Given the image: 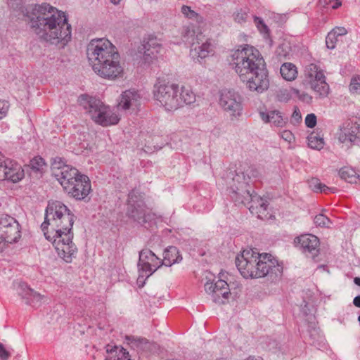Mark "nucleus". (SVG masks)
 I'll use <instances>...</instances> for the list:
<instances>
[{
  "instance_id": "obj_1",
  "label": "nucleus",
  "mask_w": 360,
  "mask_h": 360,
  "mask_svg": "<svg viewBox=\"0 0 360 360\" xmlns=\"http://www.w3.org/2000/svg\"><path fill=\"white\" fill-rule=\"evenodd\" d=\"M75 216L61 202H49L45 220L41 225L47 240L54 247L58 257L66 263H71L76 257L77 248L73 243L72 226Z\"/></svg>"
},
{
  "instance_id": "obj_2",
  "label": "nucleus",
  "mask_w": 360,
  "mask_h": 360,
  "mask_svg": "<svg viewBox=\"0 0 360 360\" xmlns=\"http://www.w3.org/2000/svg\"><path fill=\"white\" fill-rule=\"evenodd\" d=\"M27 17L34 33L51 44H66L71 39V25L62 11L46 4H34L27 10Z\"/></svg>"
},
{
  "instance_id": "obj_3",
  "label": "nucleus",
  "mask_w": 360,
  "mask_h": 360,
  "mask_svg": "<svg viewBox=\"0 0 360 360\" xmlns=\"http://www.w3.org/2000/svg\"><path fill=\"white\" fill-rule=\"evenodd\" d=\"M86 54L89 65L99 77L115 80L124 75V66L120 55L108 39H93L87 46Z\"/></svg>"
},
{
  "instance_id": "obj_4",
  "label": "nucleus",
  "mask_w": 360,
  "mask_h": 360,
  "mask_svg": "<svg viewBox=\"0 0 360 360\" xmlns=\"http://www.w3.org/2000/svg\"><path fill=\"white\" fill-rule=\"evenodd\" d=\"M235 262L245 278H259L269 276L272 279H277L283 274V266L271 255L260 254L252 249L244 250L236 256Z\"/></svg>"
},
{
  "instance_id": "obj_5",
  "label": "nucleus",
  "mask_w": 360,
  "mask_h": 360,
  "mask_svg": "<svg viewBox=\"0 0 360 360\" xmlns=\"http://www.w3.org/2000/svg\"><path fill=\"white\" fill-rule=\"evenodd\" d=\"M153 96L167 111H174L195 102V94L191 87L180 86L158 79L154 85Z\"/></svg>"
},
{
  "instance_id": "obj_6",
  "label": "nucleus",
  "mask_w": 360,
  "mask_h": 360,
  "mask_svg": "<svg viewBox=\"0 0 360 360\" xmlns=\"http://www.w3.org/2000/svg\"><path fill=\"white\" fill-rule=\"evenodd\" d=\"M231 65L239 77L265 66V61L259 51L254 46H240L231 53Z\"/></svg>"
},
{
  "instance_id": "obj_7",
  "label": "nucleus",
  "mask_w": 360,
  "mask_h": 360,
  "mask_svg": "<svg viewBox=\"0 0 360 360\" xmlns=\"http://www.w3.org/2000/svg\"><path fill=\"white\" fill-rule=\"evenodd\" d=\"M78 103L96 124L103 127L117 124L120 115L109 105H105L101 100L83 94L78 98Z\"/></svg>"
},
{
  "instance_id": "obj_8",
  "label": "nucleus",
  "mask_w": 360,
  "mask_h": 360,
  "mask_svg": "<svg viewBox=\"0 0 360 360\" xmlns=\"http://www.w3.org/2000/svg\"><path fill=\"white\" fill-rule=\"evenodd\" d=\"M181 37L185 43L191 45L190 53L193 58L199 60L214 54V46L211 40L202 34L200 26L196 29L193 24L184 26Z\"/></svg>"
},
{
  "instance_id": "obj_9",
  "label": "nucleus",
  "mask_w": 360,
  "mask_h": 360,
  "mask_svg": "<svg viewBox=\"0 0 360 360\" xmlns=\"http://www.w3.org/2000/svg\"><path fill=\"white\" fill-rule=\"evenodd\" d=\"M303 84L314 93L316 98H325L330 94L324 71L316 64L310 63L304 68Z\"/></svg>"
},
{
  "instance_id": "obj_10",
  "label": "nucleus",
  "mask_w": 360,
  "mask_h": 360,
  "mask_svg": "<svg viewBox=\"0 0 360 360\" xmlns=\"http://www.w3.org/2000/svg\"><path fill=\"white\" fill-rule=\"evenodd\" d=\"M51 169L53 174L65 191L72 190L73 187H71V184L83 175L76 168L66 165L63 159L59 157L53 160Z\"/></svg>"
},
{
  "instance_id": "obj_11",
  "label": "nucleus",
  "mask_w": 360,
  "mask_h": 360,
  "mask_svg": "<svg viewBox=\"0 0 360 360\" xmlns=\"http://www.w3.org/2000/svg\"><path fill=\"white\" fill-rule=\"evenodd\" d=\"M127 214L141 224L150 221L153 217L145 205L142 193L134 190L128 196Z\"/></svg>"
},
{
  "instance_id": "obj_12",
  "label": "nucleus",
  "mask_w": 360,
  "mask_h": 360,
  "mask_svg": "<svg viewBox=\"0 0 360 360\" xmlns=\"http://www.w3.org/2000/svg\"><path fill=\"white\" fill-rule=\"evenodd\" d=\"M162 263L161 259L158 257L150 250L143 249L139 252L138 263L139 275L137 282L142 287L145 281L155 272Z\"/></svg>"
},
{
  "instance_id": "obj_13",
  "label": "nucleus",
  "mask_w": 360,
  "mask_h": 360,
  "mask_svg": "<svg viewBox=\"0 0 360 360\" xmlns=\"http://www.w3.org/2000/svg\"><path fill=\"white\" fill-rule=\"evenodd\" d=\"M259 176L260 172L257 167L248 165L244 166L243 171L236 174L233 178V181L238 182L240 187H237V190H233V191L236 195L241 194L243 197L242 198L236 197V202L245 203L246 202H248L250 199H252V193L248 188V186H249V182L251 179H257Z\"/></svg>"
},
{
  "instance_id": "obj_14",
  "label": "nucleus",
  "mask_w": 360,
  "mask_h": 360,
  "mask_svg": "<svg viewBox=\"0 0 360 360\" xmlns=\"http://www.w3.org/2000/svg\"><path fill=\"white\" fill-rule=\"evenodd\" d=\"M219 104L231 117H237L242 115L243 98L233 89H223L220 91Z\"/></svg>"
},
{
  "instance_id": "obj_15",
  "label": "nucleus",
  "mask_w": 360,
  "mask_h": 360,
  "mask_svg": "<svg viewBox=\"0 0 360 360\" xmlns=\"http://www.w3.org/2000/svg\"><path fill=\"white\" fill-rule=\"evenodd\" d=\"M243 82L246 83L247 88L251 91H255L262 94L268 89L269 81L268 79L267 71L265 66L257 70L252 71L249 74H246L240 77Z\"/></svg>"
},
{
  "instance_id": "obj_16",
  "label": "nucleus",
  "mask_w": 360,
  "mask_h": 360,
  "mask_svg": "<svg viewBox=\"0 0 360 360\" xmlns=\"http://www.w3.org/2000/svg\"><path fill=\"white\" fill-rule=\"evenodd\" d=\"M21 236L20 227L18 221L11 216H0V239L9 243L16 242Z\"/></svg>"
},
{
  "instance_id": "obj_17",
  "label": "nucleus",
  "mask_w": 360,
  "mask_h": 360,
  "mask_svg": "<svg viewBox=\"0 0 360 360\" xmlns=\"http://www.w3.org/2000/svg\"><path fill=\"white\" fill-rule=\"evenodd\" d=\"M337 136L340 143L350 147L360 141V124L347 120L340 126Z\"/></svg>"
},
{
  "instance_id": "obj_18",
  "label": "nucleus",
  "mask_w": 360,
  "mask_h": 360,
  "mask_svg": "<svg viewBox=\"0 0 360 360\" xmlns=\"http://www.w3.org/2000/svg\"><path fill=\"white\" fill-rule=\"evenodd\" d=\"M294 243L309 257L314 259L319 252V240L314 235H301L295 238Z\"/></svg>"
},
{
  "instance_id": "obj_19",
  "label": "nucleus",
  "mask_w": 360,
  "mask_h": 360,
  "mask_svg": "<svg viewBox=\"0 0 360 360\" xmlns=\"http://www.w3.org/2000/svg\"><path fill=\"white\" fill-rule=\"evenodd\" d=\"M205 290L215 302L219 303H224L221 298L227 299L230 293L229 285L224 280H218L215 283L207 281L205 284Z\"/></svg>"
},
{
  "instance_id": "obj_20",
  "label": "nucleus",
  "mask_w": 360,
  "mask_h": 360,
  "mask_svg": "<svg viewBox=\"0 0 360 360\" xmlns=\"http://www.w3.org/2000/svg\"><path fill=\"white\" fill-rule=\"evenodd\" d=\"M141 96L139 91L129 89L121 94L117 107L124 110L135 111L141 105Z\"/></svg>"
},
{
  "instance_id": "obj_21",
  "label": "nucleus",
  "mask_w": 360,
  "mask_h": 360,
  "mask_svg": "<svg viewBox=\"0 0 360 360\" xmlns=\"http://www.w3.org/2000/svg\"><path fill=\"white\" fill-rule=\"evenodd\" d=\"M72 188L70 191H65L70 196L77 200L84 199L91 191V183L89 177L86 175H82L80 178L77 179L71 184Z\"/></svg>"
},
{
  "instance_id": "obj_22",
  "label": "nucleus",
  "mask_w": 360,
  "mask_h": 360,
  "mask_svg": "<svg viewBox=\"0 0 360 360\" xmlns=\"http://www.w3.org/2000/svg\"><path fill=\"white\" fill-rule=\"evenodd\" d=\"M250 200L252 202V204L250 206L249 210L252 214H257V217L261 219L270 218L271 215L268 212L269 204L266 200L252 195V199Z\"/></svg>"
},
{
  "instance_id": "obj_23",
  "label": "nucleus",
  "mask_w": 360,
  "mask_h": 360,
  "mask_svg": "<svg viewBox=\"0 0 360 360\" xmlns=\"http://www.w3.org/2000/svg\"><path fill=\"white\" fill-rule=\"evenodd\" d=\"M259 116L264 122L270 123L274 127H283L287 123V118H284L278 110L259 112Z\"/></svg>"
},
{
  "instance_id": "obj_24",
  "label": "nucleus",
  "mask_w": 360,
  "mask_h": 360,
  "mask_svg": "<svg viewBox=\"0 0 360 360\" xmlns=\"http://www.w3.org/2000/svg\"><path fill=\"white\" fill-rule=\"evenodd\" d=\"M105 360H131L129 352L122 347L106 346V356Z\"/></svg>"
},
{
  "instance_id": "obj_25",
  "label": "nucleus",
  "mask_w": 360,
  "mask_h": 360,
  "mask_svg": "<svg viewBox=\"0 0 360 360\" xmlns=\"http://www.w3.org/2000/svg\"><path fill=\"white\" fill-rule=\"evenodd\" d=\"M21 288L25 290L24 292H21V295L23 298L27 300V303L32 305L33 307L39 306L41 304L44 297L39 293L34 291L32 289L28 288L26 285H21Z\"/></svg>"
},
{
  "instance_id": "obj_26",
  "label": "nucleus",
  "mask_w": 360,
  "mask_h": 360,
  "mask_svg": "<svg viewBox=\"0 0 360 360\" xmlns=\"http://www.w3.org/2000/svg\"><path fill=\"white\" fill-rule=\"evenodd\" d=\"M182 257L179 255L178 249L174 246H169L164 252L163 259H161L162 265L171 266L172 264L179 262Z\"/></svg>"
},
{
  "instance_id": "obj_27",
  "label": "nucleus",
  "mask_w": 360,
  "mask_h": 360,
  "mask_svg": "<svg viewBox=\"0 0 360 360\" xmlns=\"http://www.w3.org/2000/svg\"><path fill=\"white\" fill-rule=\"evenodd\" d=\"M181 11L185 18L191 20L197 23V25H194L193 22H190L188 25L193 24L194 25L195 29H196L198 26H200V27L202 29V25L204 22V19L201 15H200L193 9H191L190 6L185 5H184L181 7Z\"/></svg>"
},
{
  "instance_id": "obj_28",
  "label": "nucleus",
  "mask_w": 360,
  "mask_h": 360,
  "mask_svg": "<svg viewBox=\"0 0 360 360\" xmlns=\"http://www.w3.org/2000/svg\"><path fill=\"white\" fill-rule=\"evenodd\" d=\"M280 72L282 77L287 81H293L297 77V67L291 63H283L281 68Z\"/></svg>"
},
{
  "instance_id": "obj_29",
  "label": "nucleus",
  "mask_w": 360,
  "mask_h": 360,
  "mask_svg": "<svg viewBox=\"0 0 360 360\" xmlns=\"http://www.w3.org/2000/svg\"><path fill=\"white\" fill-rule=\"evenodd\" d=\"M339 175L341 179L351 184H356L359 179V175L352 168L345 167L340 169Z\"/></svg>"
},
{
  "instance_id": "obj_30",
  "label": "nucleus",
  "mask_w": 360,
  "mask_h": 360,
  "mask_svg": "<svg viewBox=\"0 0 360 360\" xmlns=\"http://www.w3.org/2000/svg\"><path fill=\"white\" fill-rule=\"evenodd\" d=\"M29 167L32 172L41 174L46 167V164L42 158L37 156L30 160Z\"/></svg>"
},
{
  "instance_id": "obj_31",
  "label": "nucleus",
  "mask_w": 360,
  "mask_h": 360,
  "mask_svg": "<svg viewBox=\"0 0 360 360\" xmlns=\"http://www.w3.org/2000/svg\"><path fill=\"white\" fill-rule=\"evenodd\" d=\"M143 49H148L153 53L158 56L162 50V44L157 38L150 37L143 44Z\"/></svg>"
},
{
  "instance_id": "obj_32",
  "label": "nucleus",
  "mask_w": 360,
  "mask_h": 360,
  "mask_svg": "<svg viewBox=\"0 0 360 360\" xmlns=\"http://www.w3.org/2000/svg\"><path fill=\"white\" fill-rule=\"evenodd\" d=\"M308 145L313 149L321 150L323 147L324 141L317 134L312 133L308 136Z\"/></svg>"
},
{
  "instance_id": "obj_33",
  "label": "nucleus",
  "mask_w": 360,
  "mask_h": 360,
  "mask_svg": "<svg viewBox=\"0 0 360 360\" xmlns=\"http://www.w3.org/2000/svg\"><path fill=\"white\" fill-rule=\"evenodd\" d=\"M349 91L352 95H360V75H354L352 77Z\"/></svg>"
},
{
  "instance_id": "obj_34",
  "label": "nucleus",
  "mask_w": 360,
  "mask_h": 360,
  "mask_svg": "<svg viewBox=\"0 0 360 360\" xmlns=\"http://www.w3.org/2000/svg\"><path fill=\"white\" fill-rule=\"evenodd\" d=\"M309 186L315 192L327 193L328 191L332 190V188H328L325 184H323L321 182H319V179H311V181L309 182Z\"/></svg>"
},
{
  "instance_id": "obj_35",
  "label": "nucleus",
  "mask_w": 360,
  "mask_h": 360,
  "mask_svg": "<svg viewBox=\"0 0 360 360\" xmlns=\"http://www.w3.org/2000/svg\"><path fill=\"white\" fill-rule=\"evenodd\" d=\"M248 9L247 8H240L234 13V20L236 22L245 23L248 18Z\"/></svg>"
},
{
  "instance_id": "obj_36",
  "label": "nucleus",
  "mask_w": 360,
  "mask_h": 360,
  "mask_svg": "<svg viewBox=\"0 0 360 360\" xmlns=\"http://www.w3.org/2000/svg\"><path fill=\"white\" fill-rule=\"evenodd\" d=\"M292 93L297 96L300 101L305 102L306 103H311L312 102V96L307 92L302 91L299 89L292 88L291 89Z\"/></svg>"
},
{
  "instance_id": "obj_37",
  "label": "nucleus",
  "mask_w": 360,
  "mask_h": 360,
  "mask_svg": "<svg viewBox=\"0 0 360 360\" xmlns=\"http://www.w3.org/2000/svg\"><path fill=\"white\" fill-rule=\"evenodd\" d=\"M314 223L319 226L329 227L331 221L326 216L320 214L315 217Z\"/></svg>"
},
{
  "instance_id": "obj_38",
  "label": "nucleus",
  "mask_w": 360,
  "mask_h": 360,
  "mask_svg": "<svg viewBox=\"0 0 360 360\" xmlns=\"http://www.w3.org/2000/svg\"><path fill=\"white\" fill-rule=\"evenodd\" d=\"M143 54L142 57L143 63L144 64H150L153 62L155 59H157L158 56L153 53L148 49H143Z\"/></svg>"
},
{
  "instance_id": "obj_39",
  "label": "nucleus",
  "mask_w": 360,
  "mask_h": 360,
  "mask_svg": "<svg viewBox=\"0 0 360 360\" xmlns=\"http://www.w3.org/2000/svg\"><path fill=\"white\" fill-rule=\"evenodd\" d=\"M337 41L338 37L335 35V32L330 31L326 38V46L330 49H333L335 47Z\"/></svg>"
},
{
  "instance_id": "obj_40",
  "label": "nucleus",
  "mask_w": 360,
  "mask_h": 360,
  "mask_svg": "<svg viewBox=\"0 0 360 360\" xmlns=\"http://www.w3.org/2000/svg\"><path fill=\"white\" fill-rule=\"evenodd\" d=\"M280 136L281 139H283L288 143H292L295 141V136L290 130H284L281 131Z\"/></svg>"
},
{
  "instance_id": "obj_41",
  "label": "nucleus",
  "mask_w": 360,
  "mask_h": 360,
  "mask_svg": "<svg viewBox=\"0 0 360 360\" xmlns=\"http://www.w3.org/2000/svg\"><path fill=\"white\" fill-rule=\"evenodd\" d=\"M305 124L309 128H313L316 124V116L311 113L308 114L305 118Z\"/></svg>"
},
{
  "instance_id": "obj_42",
  "label": "nucleus",
  "mask_w": 360,
  "mask_h": 360,
  "mask_svg": "<svg viewBox=\"0 0 360 360\" xmlns=\"http://www.w3.org/2000/svg\"><path fill=\"white\" fill-rule=\"evenodd\" d=\"M255 22L257 25V28L260 30L262 32H268V27L264 24V21L262 18L258 17H255Z\"/></svg>"
},
{
  "instance_id": "obj_43",
  "label": "nucleus",
  "mask_w": 360,
  "mask_h": 360,
  "mask_svg": "<svg viewBox=\"0 0 360 360\" xmlns=\"http://www.w3.org/2000/svg\"><path fill=\"white\" fill-rule=\"evenodd\" d=\"M8 108L9 105L8 102L0 100V120L6 116Z\"/></svg>"
},
{
  "instance_id": "obj_44",
  "label": "nucleus",
  "mask_w": 360,
  "mask_h": 360,
  "mask_svg": "<svg viewBox=\"0 0 360 360\" xmlns=\"http://www.w3.org/2000/svg\"><path fill=\"white\" fill-rule=\"evenodd\" d=\"M11 356V353L6 349L4 345L0 343V360H8Z\"/></svg>"
},
{
  "instance_id": "obj_45",
  "label": "nucleus",
  "mask_w": 360,
  "mask_h": 360,
  "mask_svg": "<svg viewBox=\"0 0 360 360\" xmlns=\"http://www.w3.org/2000/svg\"><path fill=\"white\" fill-rule=\"evenodd\" d=\"M301 120H302L301 113H300L299 109L295 108L292 112V115L291 122L297 123V122H299Z\"/></svg>"
},
{
  "instance_id": "obj_46",
  "label": "nucleus",
  "mask_w": 360,
  "mask_h": 360,
  "mask_svg": "<svg viewBox=\"0 0 360 360\" xmlns=\"http://www.w3.org/2000/svg\"><path fill=\"white\" fill-rule=\"evenodd\" d=\"M332 32H335V35L338 37L339 36L345 35L347 33V30L343 27H337L331 30Z\"/></svg>"
},
{
  "instance_id": "obj_47",
  "label": "nucleus",
  "mask_w": 360,
  "mask_h": 360,
  "mask_svg": "<svg viewBox=\"0 0 360 360\" xmlns=\"http://www.w3.org/2000/svg\"><path fill=\"white\" fill-rule=\"evenodd\" d=\"M237 183H238V184H239L238 182H237ZM233 186H235V187H236V188H234L233 187H231V191H232V194H233V195H231V198H232L235 201H236V197H238V198H242L243 197H242V195H241V194H240H240L236 195V194L233 193V190L236 191V190H237V187H240V184H238V186H236V184H233Z\"/></svg>"
},
{
  "instance_id": "obj_48",
  "label": "nucleus",
  "mask_w": 360,
  "mask_h": 360,
  "mask_svg": "<svg viewBox=\"0 0 360 360\" xmlns=\"http://www.w3.org/2000/svg\"><path fill=\"white\" fill-rule=\"evenodd\" d=\"M353 303L357 307H359L360 308V295L359 296H356L354 300H353Z\"/></svg>"
},
{
  "instance_id": "obj_49",
  "label": "nucleus",
  "mask_w": 360,
  "mask_h": 360,
  "mask_svg": "<svg viewBox=\"0 0 360 360\" xmlns=\"http://www.w3.org/2000/svg\"><path fill=\"white\" fill-rule=\"evenodd\" d=\"M341 5H342V2L341 1H336L335 4L332 6V8L333 9H336V8H339Z\"/></svg>"
},
{
  "instance_id": "obj_50",
  "label": "nucleus",
  "mask_w": 360,
  "mask_h": 360,
  "mask_svg": "<svg viewBox=\"0 0 360 360\" xmlns=\"http://www.w3.org/2000/svg\"><path fill=\"white\" fill-rule=\"evenodd\" d=\"M354 283H355L356 285H357L360 286V278H359V277H356V278H354Z\"/></svg>"
},
{
  "instance_id": "obj_51",
  "label": "nucleus",
  "mask_w": 360,
  "mask_h": 360,
  "mask_svg": "<svg viewBox=\"0 0 360 360\" xmlns=\"http://www.w3.org/2000/svg\"><path fill=\"white\" fill-rule=\"evenodd\" d=\"M121 1L122 0H110V1L115 5L119 4L121 2Z\"/></svg>"
},
{
  "instance_id": "obj_52",
  "label": "nucleus",
  "mask_w": 360,
  "mask_h": 360,
  "mask_svg": "<svg viewBox=\"0 0 360 360\" xmlns=\"http://www.w3.org/2000/svg\"><path fill=\"white\" fill-rule=\"evenodd\" d=\"M8 1H19L21 2V0H8Z\"/></svg>"
},
{
  "instance_id": "obj_53",
  "label": "nucleus",
  "mask_w": 360,
  "mask_h": 360,
  "mask_svg": "<svg viewBox=\"0 0 360 360\" xmlns=\"http://www.w3.org/2000/svg\"><path fill=\"white\" fill-rule=\"evenodd\" d=\"M142 51H143V49L141 50H140V52H142Z\"/></svg>"
}]
</instances>
